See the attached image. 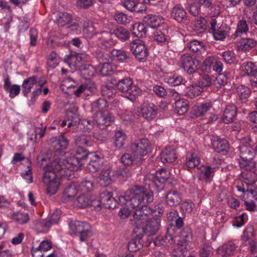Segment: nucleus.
<instances>
[{
	"label": "nucleus",
	"instance_id": "obj_11",
	"mask_svg": "<svg viewBox=\"0 0 257 257\" xmlns=\"http://www.w3.org/2000/svg\"><path fill=\"white\" fill-rule=\"evenodd\" d=\"M142 230L140 229L134 228V233L135 237L132 238L127 245L128 249L131 252H136L140 249L143 246Z\"/></svg>",
	"mask_w": 257,
	"mask_h": 257
},
{
	"label": "nucleus",
	"instance_id": "obj_37",
	"mask_svg": "<svg viewBox=\"0 0 257 257\" xmlns=\"http://www.w3.org/2000/svg\"><path fill=\"white\" fill-rule=\"evenodd\" d=\"M192 231L190 227H184L180 233V240H179L178 244L181 246L184 245V243H186L189 241L192 238Z\"/></svg>",
	"mask_w": 257,
	"mask_h": 257
},
{
	"label": "nucleus",
	"instance_id": "obj_16",
	"mask_svg": "<svg viewBox=\"0 0 257 257\" xmlns=\"http://www.w3.org/2000/svg\"><path fill=\"white\" fill-rule=\"evenodd\" d=\"M166 203L170 206L178 205L182 201L181 194L176 190H170L165 195Z\"/></svg>",
	"mask_w": 257,
	"mask_h": 257
},
{
	"label": "nucleus",
	"instance_id": "obj_27",
	"mask_svg": "<svg viewBox=\"0 0 257 257\" xmlns=\"http://www.w3.org/2000/svg\"><path fill=\"white\" fill-rule=\"evenodd\" d=\"M121 162L125 165H140L142 163V159L137 158L136 156L133 155L132 153V154L125 153L122 155Z\"/></svg>",
	"mask_w": 257,
	"mask_h": 257
},
{
	"label": "nucleus",
	"instance_id": "obj_32",
	"mask_svg": "<svg viewBox=\"0 0 257 257\" xmlns=\"http://www.w3.org/2000/svg\"><path fill=\"white\" fill-rule=\"evenodd\" d=\"M169 177V172L166 169H162L156 172L155 176L153 177V182L158 186L157 182L161 184H164L167 181Z\"/></svg>",
	"mask_w": 257,
	"mask_h": 257
},
{
	"label": "nucleus",
	"instance_id": "obj_33",
	"mask_svg": "<svg viewBox=\"0 0 257 257\" xmlns=\"http://www.w3.org/2000/svg\"><path fill=\"white\" fill-rule=\"evenodd\" d=\"M126 135L121 130H117L115 132L114 136V144L116 148H122L126 141Z\"/></svg>",
	"mask_w": 257,
	"mask_h": 257
},
{
	"label": "nucleus",
	"instance_id": "obj_21",
	"mask_svg": "<svg viewBox=\"0 0 257 257\" xmlns=\"http://www.w3.org/2000/svg\"><path fill=\"white\" fill-rule=\"evenodd\" d=\"M172 17L180 23H185L188 20L187 13L182 7H174L171 12Z\"/></svg>",
	"mask_w": 257,
	"mask_h": 257
},
{
	"label": "nucleus",
	"instance_id": "obj_15",
	"mask_svg": "<svg viewBox=\"0 0 257 257\" xmlns=\"http://www.w3.org/2000/svg\"><path fill=\"white\" fill-rule=\"evenodd\" d=\"M212 146L214 150L223 155L225 154L229 150V143L225 139H222L218 137L212 140Z\"/></svg>",
	"mask_w": 257,
	"mask_h": 257
},
{
	"label": "nucleus",
	"instance_id": "obj_40",
	"mask_svg": "<svg viewBox=\"0 0 257 257\" xmlns=\"http://www.w3.org/2000/svg\"><path fill=\"white\" fill-rule=\"evenodd\" d=\"M77 194V190L74 185H70L66 187L64 191L63 199L67 201L72 199Z\"/></svg>",
	"mask_w": 257,
	"mask_h": 257
},
{
	"label": "nucleus",
	"instance_id": "obj_55",
	"mask_svg": "<svg viewBox=\"0 0 257 257\" xmlns=\"http://www.w3.org/2000/svg\"><path fill=\"white\" fill-rule=\"evenodd\" d=\"M227 83V78L225 75L219 74L214 79L212 80V85L217 89L221 88Z\"/></svg>",
	"mask_w": 257,
	"mask_h": 257
},
{
	"label": "nucleus",
	"instance_id": "obj_61",
	"mask_svg": "<svg viewBox=\"0 0 257 257\" xmlns=\"http://www.w3.org/2000/svg\"><path fill=\"white\" fill-rule=\"evenodd\" d=\"M204 45L201 41L193 40L190 42L189 49L193 52H198L204 49Z\"/></svg>",
	"mask_w": 257,
	"mask_h": 257
},
{
	"label": "nucleus",
	"instance_id": "obj_43",
	"mask_svg": "<svg viewBox=\"0 0 257 257\" xmlns=\"http://www.w3.org/2000/svg\"><path fill=\"white\" fill-rule=\"evenodd\" d=\"M200 164V159L194 154H190L186 157V164L189 169L195 168Z\"/></svg>",
	"mask_w": 257,
	"mask_h": 257
},
{
	"label": "nucleus",
	"instance_id": "obj_64",
	"mask_svg": "<svg viewBox=\"0 0 257 257\" xmlns=\"http://www.w3.org/2000/svg\"><path fill=\"white\" fill-rule=\"evenodd\" d=\"M113 72L112 66L110 64L106 61L102 63L100 67V72L103 76H107L110 75Z\"/></svg>",
	"mask_w": 257,
	"mask_h": 257
},
{
	"label": "nucleus",
	"instance_id": "obj_26",
	"mask_svg": "<svg viewBox=\"0 0 257 257\" xmlns=\"http://www.w3.org/2000/svg\"><path fill=\"white\" fill-rule=\"evenodd\" d=\"M161 17L155 15H148L144 18V22L152 28L159 27L163 23Z\"/></svg>",
	"mask_w": 257,
	"mask_h": 257
},
{
	"label": "nucleus",
	"instance_id": "obj_9",
	"mask_svg": "<svg viewBox=\"0 0 257 257\" xmlns=\"http://www.w3.org/2000/svg\"><path fill=\"white\" fill-rule=\"evenodd\" d=\"M240 70L249 77V81L251 86L256 87L257 86V67L255 64L251 62L244 63L241 65Z\"/></svg>",
	"mask_w": 257,
	"mask_h": 257
},
{
	"label": "nucleus",
	"instance_id": "obj_57",
	"mask_svg": "<svg viewBox=\"0 0 257 257\" xmlns=\"http://www.w3.org/2000/svg\"><path fill=\"white\" fill-rule=\"evenodd\" d=\"M202 91V89L196 83L188 87L187 95L192 98L199 95Z\"/></svg>",
	"mask_w": 257,
	"mask_h": 257
},
{
	"label": "nucleus",
	"instance_id": "obj_6",
	"mask_svg": "<svg viewBox=\"0 0 257 257\" xmlns=\"http://www.w3.org/2000/svg\"><path fill=\"white\" fill-rule=\"evenodd\" d=\"M70 230L74 233H79L80 240H85L91 233L90 225L85 222L72 221L69 224Z\"/></svg>",
	"mask_w": 257,
	"mask_h": 257
},
{
	"label": "nucleus",
	"instance_id": "obj_46",
	"mask_svg": "<svg viewBox=\"0 0 257 257\" xmlns=\"http://www.w3.org/2000/svg\"><path fill=\"white\" fill-rule=\"evenodd\" d=\"M236 246L233 243L225 244L222 246L220 254L223 257H227L233 254Z\"/></svg>",
	"mask_w": 257,
	"mask_h": 257
},
{
	"label": "nucleus",
	"instance_id": "obj_59",
	"mask_svg": "<svg viewBox=\"0 0 257 257\" xmlns=\"http://www.w3.org/2000/svg\"><path fill=\"white\" fill-rule=\"evenodd\" d=\"M116 175L119 179L126 180L131 176L132 174L129 169L123 167L120 168L116 171Z\"/></svg>",
	"mask_w": 257,
	"mask_h": 257
},
{
	"label": "nucleus",
	"instance_id": "obj_25",
	"mask_svg": "<svg viewBox=\"0 0 257 257\" xmlns=\"http://www.w3.org/2000/svg\"><path fill=\"white\" fill-rule=\"evenodd\" d=\"M37 83V78L35 76L25 79L22 85V92L25 96H27L31 91V88Z\"/></svg>",
	"mask_w": 257,
	"mask_h": 257
},
{
	"label": "nucleus",
	"instance_id": "obj_38",
	"mask_svg": "<svg viewBox=\"0 0 257 257\" xmlns=\"http://www.w3.org/2000/svg\"><path fill=\"white\" fill-rule=\"evenodd\" d=\"M11 218L20 224L27 223L30 220L29 214L28 213L20 212H14L11 215Z\"/></svg>",
	"mask_w": 257,
	"mask_h": 257
},
{
	"label": "nucleus",
	"instance_id": "obj_28",
	"mask_svg": "<svg viewBox=\"0 0 257 257\" xmlns=\"http://www.w3.org/2000/svg\"><path fill=\"white\" fill-rule=\"evenodd\" d=\"M114 176V172L110 168L103 169L99 176L101 184L106 186L109 184L112 181V177Z\"/></svg>",
	"mask_w": 257,
	"mask_h": 257
},
{
	"label": "nucleus",
	"instance_id": "obj_23",
	"mask_svg": "<svg viewBox=\"0 0 257 257\" xmlns=\"http://www.w3.org/2000/svg\"><path fill=\"white\" fill-rule=\"evenodd\" d=\"M243 234L246 236L247 239L249 240V244L250 245V251L252 254L256 252V241L253 238L255 236V233L253 227L252 226H248L244 231Z\"/></svg>",
	"mask_w": 257,
	"mask_h": 257
},
{
	"label": "nucleus",
	"instance_id": "obj_36",
	"mask_svg": "<svg viewBox=\"0 0 257 257\" xmlns=\"http://www.w3.org/2000/svg\"><path fill=\"white\" fill-rule=\"evenodd\" d=\"M132 33L139 38L145 36L147 32L146 28L142 23H136L132 26Z\"/></svg>",
	"mask_w": 257,
	"mask_h": 257
},
{
	"label": "nucleus",
	"instance_id": "obj_7",
	"mask_svg": "<svg viewBox=\"0 0 257 257\" xmlns=\"http://www.w3.org/2000/svg\"><path fill=\"white\" fill-rule=\"evenodd\" d=\"M130 49L136 58L140 61H145L148 56L147 48L140 40L133 41L130 44Z\"/></svg>",
	"mask_w": 257,
	"mask_h": 257
},
{
	"label": "nucleus",
	"instance_id": "obj_63",
	"mask_svg": "<svg viewBox=\"0 0 257 257\" xmlns=\"http://www.w3.org/2000/svg\"><path fill=\"white\" fill-rule=\"evenodd\" d=\"M153 39L154 41L159 44L168 43L167 37L161 31H157L154 33Z\"/></svg>",
	"mask_w": 257,
	"mask_h": 257
},
{
	"label": "nucleus",
	"instance_id": "obj_34",
	"mask_svg": "<svg viewBox=\"0 0 257 257\" xmlns=\"http://www.w3.org/2000/svg\"><path fill=\"white\" fill-rule=\"evenodd\" d=\"M256 44V42L251 39H241L237 43V49L239 51H246L251 49Z\"/></svg>",
	"mask_w": 257,
	"mask_h": 257
},
{
	"label": "nucleus",
	"instance_id": "obj_51",
	"mask_svg": "<svg viewBox=\"0 0 257 257\" xmlns=\"http://www.w3.org/2000/svg\"><path fill=\"white\" fill-rule=\"evenodd\" d=\"M196 84L202 89L203 87H208L212 85V80L208 75H203L199 76Z\"/></svg>",
	"mask_w": 257,
	"mask_h": 257
},
{
	"label": "nucleus",
	"instance_id": "obj_22",
	"mask_svg": "<svg viewBox=\"0 0 257 257\" xmlns=\"http://www.w3.org/2000/svg\"><path fill=\"white\" fill-rule=\"evenodd\" d=\"M237 113L236 107L233 104L227 105L223 112V121L226 123L233 121Z\"/></svg>",
	"mask_w": 257,
	"mask_h": 257
},
{
	"label": "nucleus",
	"instance_id": "obj_35",
	"mask_svg": "<svg viewBox=\"0 0 257 257\" xmlns=\"http://www.w3.org/2000/svg\"><path fill=\"white\" fill-rule=\"evenodd\" d=\"M91 111L98 112L102 111L108 106L107 101L104 99L99 98L93 101L91 104Z\"/></svg>",
	"mask_w": 257,
	"mask_h": 257
},
{
	"label": "nucleus",
	"instance_id": "obj_14",
	"mask_svg": "<svg viewBox=\"0 0 257 257\" xmlns=\"http://www.w3.org/2000/svg\"><path fill=\"white\" fill-rule=\"evenodd\" d=\"M157 107L153 104L145 103L142 105L141 113L145 119L151 121L154 119L157 115Z\"/></svg>",
	"mask_w": 257,
	"mask_h": 257
},
{
	"label": "nucleus",
	"instance_id": "obj_10",
	"mask_svg": "<svg viewBox=\"0 0 257 257\" xmlns=\"http://www.w3.org/2000/svg\"><path fill=\"white\" fill-rule=\"evenodd\" d=\"M181 62L184 69L189 74H192L195 72L197 66L199 65L200 62L189 54H183L181 58Z\"/></svg>",
	"mask_w": 257,
	"mask_h": 257
},
{
	"label": "nucleus",
	"instance_id": "obj_44",
	"mask_svg": "<svg viewBox=\"0 0 257 257\" xmlns=\"http://www.w3.org/2000/svg\"><path fill=\"white\" fill-rule=\"evenodd\" d=\"M114 19L117 23L122 25H126L130 23L132 19L131 17L119 12H116L114 14Z\"/></svg>",
	"mask_w": 257,
	"mask_h": 257
},
{
	"label": "nucleus",
	"instance_id": "obj_4",
	"mask_svg": "<svg viewBox=\"0 0 257 257\" xmlns=\"http://www.w3.org/2000/svg\"><path fill=\"white\" fill-rule=\"evenodd\" d=\"M148 203H142L134 211L133 219L131 220V224L134 228L143 224L151 218L152 211L151 208L147 204Z\"/></svg>",
	"mask_w": 257,
	"mask_h": 257
},
{
	"label": "nucleus",
	"instance_id": "obj_42",
	"mask_svg": "<svg viewBox=\"0 0 257 257\" xmlns=\"http://www.w3.org/2000/svg\"><path fill=\"white\" fill-rule=\"evenodd\" d=\"M72 21V16L66 13H60L57 19V23L59 26L63 27L69 25Z\"/></svg>",
	"mask_w": 257,
	"mask_h": 257
},
{
	"label": "nucleus",
	"instance_id": "obj_12",
	"mask_svg": "<svg viewBox=\"0 0 257 257\" xmlns=\"http://www.w3.org/2000/svg\"><path fill=\"white\" fill-rule=\"evenodd\" d=\"M94 120L96 126L109 128L114 121V116L110 112H98L95 115Z\"/></svg>",
	"mask_w": 257,
	"mask_h": 257
},
{
	"label": "nucleus",
	"instance_id": "obj_58",
	"mask_svg": "<svg viewBox=\"0 0 257 257\" xmlns=\"http://www.w3.org/2000/svg\"><path fill=\"white\" fill-rule=\"evenodd\" d=\"M207 20L204 18H200L195 22L194 29L196 31L202 32L206 30Z\"/></svg>",
	"mask_w": 257,
	"mask_h": 257
},
{
	"label": "nucleus",
	"instance_id": "obj_30",
	"mask_svg": "<svg viewBox=\"0 0 257 257\" xmlns=\"http://www.w3.org/2000/svg\"><path fill=\"white\" fill-rule=\"evenodd\" d=\"M79 68L82 76L85 79H89L95 75V69L90 64H82Z\"/></svg>",
	"mask_w": 257,
	"mask_h": 257
},
{
	"label": "nucleus",
	"instance_id": "obj_47",
	"mask_svg": "<svg viewBox=\"0 0 257 257\" xmlns=\"http://www.w3.org/2000/svg\"><path fill=\"white\" fill-rule=\"evenodd\" d=\"M236 91L240 99L246 100L249 96L251 91L249 88L244 85H239L236 88Z\"/></svg>",
	"mask_w": 257,
	"mask_h": 257
},
{
	"label": "nucleus",
	"instance_id": "obj_1",
	"mask_svg": "<svg viewBox=\"0 0 257 257\" xmlns=\"http://www.w3.org/2000/svg\"><path fill=\"white\" fill-rule=\"evenodd\" d=\"M85 161L75 155L61 160L56 158L44 168L43 183L47 187L48 193L53 195L56 193L60 185L61 178H67L70 171L78 170Z\"/></svg>",
	"mask_w": 257,
	"mask_h": 257
},
{
	"label": "nucleus",
	"instance_id": "obj_31",
	"mask_svg": "<svg viewBox=\"0 0 257 257\" xmlns=\"http://www.w3.org/2000/svg\"><path fill=\"white\" fill-rule=\"evenodd\" d=\"M83 56L85 57V55L82 54H70L64 58V62L67 63L71 68L72 67H79L78 62L82 61Z\"/></svg>",
	"mask_w": 257,
	"mask_h": 257
},
{
	"label": "nucleus",
	"instance_id": "obj_39",
	"mask_svg": "<svg viewBox=\"0 0 257 257\" xmlns=\"http://www.w3.org/2000/svg\"><path fill=\"white\" fill-rule=\"evenodd\" d=\"M75 143L79 146H90L92 144L91 137L84 134L76 136L75 138Z\"/></svg>",
	"mask_w": 257,
	"mask_h": 257
},
{
	"label": "nucleus",
	"instance_id": "obj_2",
	"mask_svg": "<svg viewBox=\"0 0 257 257\" xmlns=\"http://www.w3.org/2000/svg\"><path fill=\"white\" fill-rule=\"evenodd\" d=\"M154 200V193L143 186L135 185L127 190L124 195L118 198L119 204L125 206L119 211L120 217L124 219L127 217L131 210L138 207L142 203H150Z\"/></svg>",
	"mask_w": 257,
	"mask_h": 257
},
{
	"label": "nucleus",
	"instance_id": "obj_19",
	"mask_svg": "<svg viewBox=\"0 0 257 257\" xmlns=\"http://www.w3.org/2000/svg\"><path fill=\"white\" fill-rule=\"evenodd\" d=\"M93 132V136L95 139L101 142L106 141L110 137L111 130L108 127H104L101 126H96Z\"/></svg>",
	"mask_w": 257,
	"mask_h": 257
},
{
	"label": "nucleus",
	"instance_id": "obj_56",
	"mask_svg": "<svg viewBox=\"0 0 257 257\" xmlns=\"http://www.w3.org/2000/svg\"><path fill=\"white\" fill-rule=\"evenodd\" d=\"M239 167L241 169L245 170H249L254 172L255 171L256 163L251 161H245L241 159V161H239Z\"/></svg>",
	"mask_w": 257,
	"mask_h": 257
},
{
	"label": "nucleus",
	"instance_id": "obj_8",
	"mask_svg": "<svg viewBox=\"0 0 257 257\" xmlns=\"http://www.w3.org/2000/svg\"><path fill=\"white\" fill-rule=\"evenodd\" d=\"M146 225L144 226L141 224L138 227H136V229H140L142 230L143 236L144 234L147 236H152L156 234L158 231L160 226V221L158 218H151L148 221L145 222Z\"/></svg>",
	"mask_w": 257,
	"mask_h": 257
},
{
	"label": "nucleus",
	"instance_id": "obj_49",
	"mask_svg": "<svg viewBox=\"0 0 257 257\" xmlns=\"http://www.w3.org/2000/svg\"><path fill=\"white\" fill-rule=\"evenodd\" d=\"M212 106V104L209 102L202 103L195 109L196 115L201 116L204 115Z\"/></svg>",
	"mask_w": 257,
	"mask_h": 257
},
{
	"label": "nucleus",
	"instance_id": "obj_5",
	"mask_svg": "<svg viewBox=\"0 0 257 257\" xmlns=\"http://www.w3.org/2000/svg\"><path fill=\"white\" fill-rule=\"evenodd\" d=\"M131 152L137 158L144 160V156H146L151 150L150 142L147 139L139 140L134 142L131 147Z\"/></svg>",
	"mask_w": 257,
	"mask_h": 257
},
{
	"label": "nucleus",
	"instance_id": "obj_20",
	"mask_svg": "<svg viewBox=\"0 0 257 257\" xmlns=\"http://www.w3.org/2000/svg\"><path fill=\"white\" fill-rule=\"evenodd\" d=\"M177 159L175 150L172 147H166L160 155V159L164 163H171Z\"/></svg>",
	"mask_w": 257,
	"mask_h": 257
},
{
	"label": "nucleus",
	"instance_id": "obj_24",
	"mask_svg": "<svg viewBox=\"0 0 257 257\" xmlns=\"http://www.w3.org/2000/svg\"><path fill=\"white\" fill-rule=\"evenodd\" d=\"M113 59L121 62H128L131 61L130 53L123 50L113 49L111 52Z\"/></svg>",
	"mask_w": 257,
	"mask_h": 257
},
{
	"label": "nucleus",
	"instance_id": "obj_54",
	"mask_svg": "<svg viewBox=\"0 0 257 257\" xmlns=\"http://www.w3.org/2000/svg\"><path fill=\"white\" fill-rule=\"evenodd\" d=\"M203 169L202 173L204 176V179L206 182H210L214 175L215 168H212L209 166H203Z\"/></svg>",
	"mask_w": 257,
	"mask_h": 257
},
{
	"label": "nucleus",
	"instance_id": "obj_60",
	"mask_svg": "<svg viewBox=\"0 0 257 257\" xmlns=\"http://www.w3.org/2000/svg\"><path fill=\"white\" fill-rule=\"evenodd\" d=\"M248 30V27L245 21H240L238 24L236 32L234 34L235 37H237L240 34L245 33Z\"/></svg>",
	"mask_w": 257,
	"mask_h": 257
},
{
	"label": "nucleus",
	"instance_id": "obj_50",
	"mask_svg": "<svg viewBox=\"0 0 257 257\" xmlns=\"http://www.w3.org/2000/svg\"><path fill=\"white\" fill-rule=\"evenodd\" d=\"M255 182L254 180L249 182L247 183V189L246 191L248 192L247 196L248 198H253L254 200H257L256 195H257V192L256 191Z\"/></svg>",
	"mask_w": 257,
	"mask_h": 257
},
{
	"label": "nucleus",
	"instance_id": "obj_53",
	"mask_svg": "<svg viewBox=\"0 0 257 257\" xmlns=\"http://www.w3.org/2000/svg\"><path fill=\"white\" fill-rule=\"evenodd\" d=\"M80 187L83 192L90 191L93 188V181L91 178L86 177L81 182Z\"/></svg>",
	"mask_w": 257,
	"mask_h": 257
},
{
	"label": "nucleus",
	"instance_id": "obj_18",
	"mask_svg": "<svg viewBox=\"0 0 257 257\" xmlns=\"http://www.w3.org/2000/svg\"><path fill=\"white\" fill-rule=\"evenodd\" d=\"M49 143L56 151H58L66 149L68 145V141L63 136H60L58 138H51Z\"/></svg>",
	"mask_w": 257,
	"mask_h": 257
},
{
	"label": "nucleus",
	"instance_id": "obj_45",
	"mask_svg": "<svg viewBox=\"0 0 257 257\" xmlns=\"http://www.w3.org/2000/svg\"><path fill=\"white\" fill-rule=\"evenodd\" d=\"M83 35L86 38H91L95 34V28L92 23H84L82 31Z\"/></svg>",
	"mask_w": 257,
	"mask_h": 257
},
{
	"label": "nucleus",
	"instance_id": "obj_29",
	"mask_svg": "<svg viewBox=\"0 0 257 257\" xmlns=\"http://www.w3.org/2000/svg\"><path fill=\"white\" fill-rule=\"evenodd\" d=\"M173 106L177 113L179 115H183L188 109L189 101L184 98L181 100H178L177 102H175Z\"/></svg>",
	"mask_w": 257,
	"mask_h": 257
},
{
	"label": "nucleus",
	"instance_id": "obj_41",
	"mask_svg": "<svg viewBox=\"0 0 257 257\" xmlns=\"http://www.w3.org/2000/svg\"><path fill=\"white\" fill-rule=\"evenodd\" d=\"M111 34L122 40H126L129 38V32L122 27H117L111 31Z\"/></svg>",
	"mask_w": 257,
	"mask_h": 257
},
{
	"label": "nucleus",
	"instance_id": "obj_48",
	"mask_svg": "<svg viewBox=\"0 0 257 257\" xmlns=\"http://www.w3.org/2000/svg\"><path fill=\"white\" fill-rule=\"evenodd\" d=\"M227 29L226 26L222 25L215 31H214L212 33L214 39L216 40L222 41L224 40L226 37V29Z\"/></svg>",
	"mask_w": 257,
	"mask_h": 257
},
{
	"label": "nucleus",
	"instance_id": "obj_3",
	"mask_svg": "<svg viewBox=\"0 0 257 257\" xmlns=\"http://www.w3.org/2000/svg\"><path fill=\"white\" fill-rule=\"evenodd\" d=\"M110 83L117 88L120 92H123V96L131 101H135L138 96L141 94V89L136 85H134L130 77L116 80L111 78Z\"/></svg>",
	"mask_w": 257,
	"mask_h": 257
},
{
	"label": "nucleus",
	"instance_id": "obj_13",
	"mask_svg": "<svg viewBox=\"0 0 257 257\" xmlns=\"http://www.w3.org/2000/svg\"><path fill=\"white\" fill-rule=\"evenodd\" d=\"M103 160L99 156L94 154L89 153V156L87 158V167L91 172H96L100 169L102 166Z\"/></svg>",
	"mask_w": 257,
	"mask_h": 257
},
{
	"label": "nucleus",
	"instance_id": "obj_52",
	"mask_svg": "<svg viewBox=\"0 0 257 257\" xmlns=\"http://www.w3.org/2000/svg\"><path fill=\"white\" fill-rule=\"evenodd\" d=\"M91 196L87 195H81L78 196L76 200L77 205L81 208H85L89 206Z\"/></svg>",
	"mask_w": 257,
	"mask_h": 257
},
{
	"label": "nucleus",
	"instance_id": "obj_62",
	"mask_svg": "<svg viewBox=\"0 0 257 257\" xmlns=\"http://www.w3.org/2000/svg\"><path fill=\"white\" fill-rule=\"evenodd\" d=\"M100 91L101 94L103 96L108 98L113 97V95H114V89L112 86L108 85L102 86Z\"/></svg>",
	"mask_w": 257,
	"mask_h": 257
},
{
	"label": "nucleus",
	"instance_id": "obj_17",
	"mask_svg": "<svg viewBox=\"0 0 257 257\" xmlns=\"http://www.w3.org/2000/svg\"><path fill=\"white\" fill-rule=\"evenodd\" d=\"M238 148L240 152V157L242 160L252 161V159L256 154L257 146L254 147V149L245 145L240 146Z\"/></svg>",
	"mask_w": 257,
	"mask_h": 257
}]
</instances>
